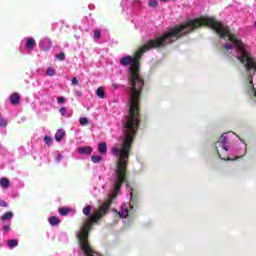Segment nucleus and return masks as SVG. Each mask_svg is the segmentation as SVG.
Instances as JSON below:
<instances>
[{"label":"nucleus","mask_w":256,"mask_h":256,"mask_svg":"<svg viewBox=\"0 0 256 256\" xmlns=\"http://www.w3.org/2000/svg\"><path fill=\"white\" fill-rule=\"evenodd\" d=\"M46 75H48V77H54L55 69L53 67H48L46 69Z\"/></svg>","instance_id":"f3484780"},{"label":"nucleus","mask_w":256,"mask_h":256,"mask_svg":"<svg viewBox=\"0 0 256 256\" xmlns=\"http://www.w3.org/2000/svg\"><path fill=\"white\" fill-rule=\"evenodd\" d=\"M59 111H60L61 115H63V116L67 115V108L61 107Z\"/></svg>","instance_id":"a878e982"},{"label":"nucleus","mask_w":256,"mask_h":256,"mask_svg":"<svg viewBox=\"0 0 256 256\" xmlns=\"http://www.w3.org/2000/svg\"><path fill=\"white\" fill-rule=\"evenodd\" d=\"M83 213H84L86 216L91 215V206H90V205H87V206L83 209Z\"/></svg>","instance_id":"aec40b11"},{"label":"nucleus","mask_w":256,"mask_h":256,"mask_svg":"<svg viewBox=\"0 0 256 256\" xmlns=\"http://www.w3.org/2000/svg\"><path fill=\"white\" fill-rule=\"evenodd\" d=\"M25 47L26 49H28V51H33V49H35V38H25Z\"/></svg>","instance_id":"7ed1b4c3"},{"label":"nucleus","mask_w":256,"mask_h":256,"mask_svg":"<svg viewBox=\"0 0 256 256\" xmlns=\"http://www.w3.org/2000/svg\"><path fill=\"white\" fill-rule=\"evenodd\" d=\"M39 47L42 51H49V49L53 47V43L51 42V39L44 38L39 42Z\"/></svg>","instance_id":"f03ea898"},{"label":"nucleus","mask_w":256,"mask_h":256,"mask_svg":"<svg viewBox=\"0 0 256 256\" xmlns=\"http://www.w3.org/2000/svg\"><path fill=\"white\" fill-rule=\"evenodd\" d=\"M48 221H49L50 225H52L53 227H55L56 225H59V223H60L59 218H57L56 216L50 217Z\"/></svg>","instance_id":"f8f14e48"},{"label":"nucleus","mask_w":256,"mask_h":256,"mask_svg":"<svg viewBox=\"0 0 256 256\" xmlns=\"http://www.w3.org/2000/svg\"><path fill=\"white\" fill-rule=\"evenodd\" d=\"M101 38V30L96 29L94 30V39H100Z\"/></svg>","instance_id":"4be33fe9"},{"label":"nucleus","mask_w":256,"mask_h":256,"mask_svg":"<svg viewBox=\"0 0 256 256\" xmlns=\"http://www.w3.org/2000/svg\"><path fill=\"white\" fill-rule=\"evenodd\" d=\"M228 139L229 133H223L219 141L216 143V149H219V147H221L223 151H229V145H227Z\"/></svg>","instance_id":"f257e3e1"},{"label":"nucleus","mask_w":256,"mask_h":256,"mask_svg":"<svg viewBox=\"0 0 256 256\" xmlns=\"http://www.w3.org/2000/svg\"><path fill=\"white\" fill-rule=\"evenodd\" d=\"M9 249H15L19 245V241L17 239H10L7 242Z\"/></svg>","instance_id":"9b49d317"},{"label":"nucleus","mask_w":256,"mask_h":256,"mask_svg":"<svg viewBox=\"0 0 256 256\" xmlns=\"http://www.w3.org/2000/svg\"><path fill=\"white\" fill-rule=\"evenodd\" d=\"M61 159H63V155L58 154V155L56 156V161L59 163V161H61Z\"/></svg>","instance_id":"7c9ffc66"},{"label":"nucleus","mask_w":256,"mask_h":256,"mask_svg":"<svg viewBox=\"0 0 256 256\" xmlns=\"http://www.w3.org/2000/svg\"><path fill=\"white\" fill-rule=\"evenodd\" d=\"M98 151H99L100 155H107V143L100 142L98 144Z\"/></svg>","instance_id":"0eeeda50"},{"label":"nucleus","mask_w":256,"mask_h":256,"mask_svg":"<svg viewBox=\"0 0 256 256\" xmlns=\"http://www.w3.org/2000/svg\"><path fill=\"white\" fill-rule=\"evenodd\" d=\"M75 95H76V97H81L82 93H81V91L76 90Z\"/></svg>","instance_id":"473e14b6"},{"label":"nucleus","mask_w":256,"mask_h":256,"mask_svg":"<svg viewBox=\"0 0 256 256\" xmlns=\"http://www.w3.org/2000/svg\"><path fill=\"white\" fill-rule=\"evenodd\" d=\"M130 209H133V206L130 205Z\"/></svg>","instance_id":"c9c22d12"},{"label":"nucleus","mask_w":256,"mask_h":256,"mask_svg":"<svg viewBox=\"0 0 256 256\" xmlns=\"http://www.w3.org/2000/svg\"><path fill=\"white\" fill-rule=\"evenodd\" d=\"M121 87V84L112 83V89L117 90Z\"/></svg>","instance_id":"cd10ccee"},{"label":"nucleus","mask_w":256,"mask_h":256,"mask_svg":"<svg viewBox=\"0 0 256 256\" xmlns=\"http://www.w3.org/2000/svg\"><path fill=\"white\" fill-rule=\"evenodd\" d=\"M8 205H9V204H7V202H5V201H3V200L0 201V206H1V207H8Z\"/></svg>","instance_id":"c756f323"},{"label":"nucleus","mask_w":256,"mask_h":256,"mask_svg":"<svg viewBox=\"0 0 256 256\" xmlns=\"http://www.w3.org/2000/svg\"><path fill=\"white\" fill-rule=\"evenodd\" d=\"M96 95L100 98V99H105V90L103 89V87H99L96 90Z\"/></svg>","instance_id":"ddd939ff"},{"label":"nucleus","mask_w":256,"mask_h":256,"mask_svg":"<svg viewBox=\"0 0 256 256\" xmlns=\"http://www.w3.org/2000/svg\"><path fill=\"white\" fill-rule=\"evenodd\" d=\"M20 102H21V96L19 95V93L11 94L10 96L11 105H19Z\"/></svg>","instance_id":"39448f33"},{"label":"nucleus","mask_w":256,"mask_h":256,"mask_svg":"<svg viewBox=\"0 0 256 256\" xmlns=\"http://www.w3.org/2000/svg\"><path fill=\"white\" fill-rule=\"evenodd\" d=\"M44 142L49 146L53 145V138L51 136H45L44 137Z\"/></svg>","instance_id":"6ab92c4d"},{"label":"nucleus","mask_w":256,"mask_h":256,"mask_svg":"<svg viewBox=\"0 0 256 256\" xmlns=\"http://www.w3.org/2000/svg\"><path fill=\"white\" fill-rule=\"evenodd\" d=\"M119 215L122 219H125L129 215V209L127 208V204H123L121 206Z\"/></svg>","instance_id":"423d86ee"},{"label":"nucleus","mask_w":256,"mask_h":256,"mask_svg":"<svg viewBox=\"0 0 256 256\" xmlns=\"http://www.w3.org/2000/svg\"><path fill=\"white\" fill-rule=\"evenodd\" d=\"M72 85H79V80H77V77L72 78Z\"/></svg>","instance_id":"c85d7f7f"},{"label":"nucleus","mask_w":256,"mask_h":256,"mask_svg":"<svg viewBox=\"0 0 256 256\" xmlns=\"http://www.w3.org/2000/svg\"><path fill=\"white\" fill-rule=\"evenodd\" d=\"M148 5L149 7H157V5H159V2L157 0H150Z\"/></svg>","instance_id":"5701e85b"},{"label":"nucleus","mask_w":256,"mask_h":256,"mask_svg":"<svg viewBox=\"0 0 256 256\" xmlns=\"http://www.w3.org/2000/svg\"><path fill=\"white\" fill-rule=\"evenodd\" d=\"M0 185H1V187H3V189H9L11 182L7 178H1Z\"/></svg>","instance_id":"9d476101"},{"label":"nucleus","mask_w":256,"mask_h":256,"mask_svg":"<svg viewBox=\"0 0 256 256\" xmlns=\"http://www.w3.org/2000/svg\"><path fill=\"white\" fill-rule=\"evenodd\" d=\"M233 153H235V154H236V158H237V157H243V155H245V152L240 153V151H239V150H235V151H233Z\"/></svg>","instance_id":"bb28decb"},{"label":"nucleus","mask_w":256,"mask_h":256,"mask_svg":"<svg viewBox=\"0 0 256 256\" xmlns=\"http://www.w3.org/2000/svg\"><path fill=\"white\" fill-rule=\"evenodd\" d=\"M79 123L82 127H85V125H89V119H87V117H82L79 119Z\"/></svg>","instance_id":"a211bd4d"},{"label":"nucleus","mask_w":256,"mask_h":256,"mask_svg":"<svg viewBox=\"0 0 256 256\" xmlns=\"http://www.w3.org/2000/svg\"><path fill=\"white\" fill-rule=\"evenodd\" d=\"M103 159V156L101 155H92L91 161L92 163H100V161Z\"/></svg>","instance_id":"4468645a"},{"label":"nucleus","mask_w":256,"mask_h":256,"mask_svg":"<svg viewBox=\"0 0 256 256\" xmlns=\"http://www.w3.org/2000/svg\"><path fill=\"white\" fill-rule=\"evenodd\" d=\"M220 159H223L224 161H233V159H231L230 157L227 158H223L221 157V154H219Z\"/></svg>","instance_id":"2f4dec72"},{"label":"nucleus","mask_w":256,"mask_h":256,"mask_svg":"<svg viewBox=\"0 0 256 256\" xmlns=\"http://www.w3.org/2000/svg\"><path fill=\"white\" fill-rule=\"evenodd\" d=\"M65 137V130L63 129H58L56 134H55V139L58 143H60V141H63V138Z\"/></svg>","instance_id":"6e6552de"},{"label":"nucleus","mask_w":256,"mask_h":256,"mask_svg":"<svg viewBox=\"0 0 256 256\" xmlns=\"http://www.w3.org/2000/svg\"><path fill=\"white\" fill-rule=\"evenodd\" d=\"M79 155H91L93 153V147L91 146H84L78 148Z\"/></svg>","instance_id":"20e7f679"},{"label":"nucleus","mask_w":256,"mask_h":256,"mask_svg":"<svg viewBox=\"0 0 256 256\" xmlns=\"http://www.w3.org/2000/svg\"><path fill=\"white\" fill-rule=\"evenodd\" d=\"M224 48L227 50V43L224 45Z\"/></svg>","instance_id":"72a5a7b5"},{"label":"nucleus","mask_w":256,"mask_h":256,"mask_svg":"<svg viewBox=\"0 0 256 256\" xmlns=\"http://www.w3.org/2000/svg\"><path fill=\"white\" fill-rule=\"evenodd\" d=\"M13 219V212H6L1 216V221H9L11 223V220Z\"/></svg>","instance_id":"1a4fd4ad"},{"label":"nucleus","mask_w":256,"mask_h":256,"mask_svg":"<svg viewBox=\"0 0 256 256\" xmlns=\"http://www.w3.org/2000/svg\"><path fill=\"white\" fill-rule=\"evenodd\" d=\"M71 211V209L69 208H59V214L62 215V216H65V215H69V212Z\"/></svg>","instance_id":"dca6fc26"},{"label":"nucleus","mask_w":256,"mask_h":256,"mask_svg":"<svg viewBox=\"0 0 256 256\" xmlns=\"http://www.w3.org/2000/svg\"><path fill=\"white\" fill-rule=\"evenodd\" d=\"M7 125H8L7 119L3 118V116L0 114V128L5 129Z\"/></svg>","instance_id":"2eb2a0df"},{"label":"nucleus","mask_w":256,"mask_h":256,"mask_svg":"<svg viewBox=\"0 0 256 256\" xmlns=\"http://www.w3.org/2000/svg\"><path fill=\"white\" fill-rule=\"evenodd\" d=\"M67 102V99L65 98V97H63V96H59L58 98H57V103L59 104V105H63V103H66Z\"/></svg>","instance_id":"412c9836"},{"label":"nucleus","mask_w":256,"mask_h":256,"mask_svg":"<svg viewBox=\"0 0 256 256\" xmlns=\"http://www.w3.org/2000/svg\"><path fill=\"white\" fill-rule=\"evenodd\" d=\"M160 1H163L165 3L167 0H160Z\"/></svg>","instance_id":"f704fd0d"},{"label":"nucleus","mask_w":256,"mask_h":256,"mask_svg":"<svg viewBox=\"0 0 256 256\" xmlns=\"http://www.w3.org/2000/svg\"><path fill=\"white\" fill-rule=\"evenodd\" d=\"M2 229H3V231H6V232L11 231V222H8L7 225H4V226L2 227Z\"/></svg>","instance_id":"393cba45"},{"label":"nucleus","mask_w":256,"mask_h":256,"mask_svg":"<svg viewBox=\"0 0 256 256\" xmlns=\"http://www.w3.org/2000/svg\"><path fill=\"white\" fill-rule=\"evenodd\" d=\"M56 58L59 59V61H65V53L61 52L56 55Z\"/></svg>","instance_id":"b1692460"}]
</instances>
